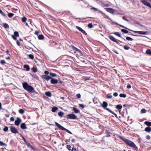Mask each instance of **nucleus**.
<instances>
[{"mask_svg":"<svg viewBox=\"0 0 151 151\" xmlns=\"http://www.w3.org/2000/svg\"><path fill=\"white\" fill-rule=\"evenodd\" d=\"M116 136L118 138L124 141L127 145L132 147L134 150L136 151L138 150V147L132 141L129 139L123 138L119 135H117Z\"/></svg>","mask_w":151,"mask_h":151,"instance_id":"nucleus-1","label":"nucleus"},{"mask_svg":"<svg viewBox=\"0 0 151 151\" xmlns=\"http://www.w3.org/2000/svg\"><path fill=\"white\" fill-rule=\"evenodd\" d=\"M23 88L26 90L30 93H35L36 91L34 90V88L32 86L29 85L27 83L24 82L22 83Z\"/></svg>","mask_w":151,"mask_h":151,"instance_id":"nucleus-2","label":"nucleus"},{"mask_svg":"<svg viewBox=\"0 0 151 151\" xmlns=\"http://www.w3.org/2000/svg\"><path fill=\"white\" fill-rule=\"evenodd\" d=\"M102 106L106 109L107 111L111 113L112 114L116 116V114H115L114 112L113 111H112L111 110H110L108 108H106L107 106H108V103H107L105 101H104L103 102V104H102Z\"/></svg>","mask_w":151,"mask_h":151,"instance_id":"nucleus-3","label":"nucleus"},{"mask_svg":"<svg viewBox=\"0 0 151 151\" xmlns=\"http://www.w3.org/2000/svg\"><path fill=\"white\" fill-rule=\"evenodd\" d=\"M55 124L56 126L58 127L59 129H61L63 130H64L66 131L67 132H68V133H69L70 134H72V132H70V131H69L68 130L65 129V128L63 127V126H62L60 124H59L57 122H55Z\"/></svg>","mask_w":151,"mask_h":151,"instance_id":"nucleus-4","label":"nucleus"},{"mask_svg":"<svg viewBox=\"0 0 151 151\" xmlns=\"http://www.w3.org/2000/svg\"><path fill=\"white\" fill-rule=\"evenodd\" d=\"M70 47L74 51V52L75 53L77 52L78 53V54L79 55H82V52L80 50L78 49L73 45L70 46Z\"/></svg>","mask_w":151,"mask_h":151,"instance_id":"nucleus-5","label":"nucleus"},{"mask_svg":"<svg viewBox=\"0 0 151 151\" xmlns=\"http://www.w3.org/2000/svg\"><path fill=\"white\" fill-rule=\"evenodd\" d=\"M67 119H75L77 118V116L73 114H70L66 115Z\"/></svg>","mask_w":151,"mask_h":151,"instance_id":"nucleus-6","label":"nucleus"},{"mask_svg":"<svg viewBox=\"0 0 151 151\" xmlns=\"http://www.w3.org/2000/svg\"><path fill=\"white\" fill-rule=\"evenodd\" d=\"M66 147L69 151H78L74 147V146L73 145H67L66 146Z\"/></svg>","mask_w":151,"mask_h":151,"instance_id":"nucleus-7","label":"nucleus"},{"mask_svg":"<svg viewBox=\"0 0 151 151\" xmlns=\"http://www.w3.org/2000/svg\"><path fill=\"white\" fill-rule=\"evenodd\" d=\"M147 1H151V0H141V1L145 5L151 8V5L147 2Z\"/></svg>","mask_w":151,"mask_h":151,"instance_id":"nucleus-8","label":"nucleus"},{"mask_svg":"<svg viewBox=\"0 0 151 151\" xmlns=\"http://www.w3.org/2000/svg\"><path fill=\"white\" fill-rule=\"evenodd\" d=\"M41 77L43 79L46 80L47 81H48L51 78V77L50 76L46 75H42L41 76Z\"/></svg>","mask_w":151,"mask_h":151,"instance_id":"nucleus-9","label":"nucleus"},{"mask_svg":"<svg viewBox=\"0 0 151 151\" xmlns=\"http://www.w3.org/2000/svg\"><path fill=\"white\" fill-rule=\"evenodd\" d=\"M10 130L12 133L14 134L18 133L17 129L14 127L11 126L10 127Z\"/></svg>","mask_w":151,"mask_h":151,"instance_id":"nucleus-10","label":"nucleus"},{"mask_svg":"<svg viewBox=\"0 0 151 151\" xmlns=\"http://www.w3.org/2000/svg\"><path fill=\"white\" fill-rule=\"evenodd\" d=\"M22 122V120L19 117L17 118V120L15 121V124L16 126H19L20 122Z\"/></svg>","mask_w":151,"mask_h":151,"instance_id":"nucleus-11","label":"nucleus"},{"mask_svg":"<svg viewBox=\"0 0 151 151\" xmlns=\"http://www.w3.org/2000/svg\"><path fill=\"white\" fill-rule=\"evenodd\" d=\"M76 27L77 29L79 30L82 32L84 35H87V33H86V31L83 29L81 27L77 26H76Z\"/></svg>","mask_w":151,"mask_h":151,"instance_id":"nucleus-12","label":"nucleus"},{"mask_svg":"<svg viewBox=\"0 0 151 151\" xmlns=\"http://www.w3.org/2000/svg\"><path fill=\"white\" fill-rule=\"evenodd\" d=\"M133 32L135 33H137L139 34L142 35H145L147 34V31H132Z\"/></svg>","mask_w":151,"mask_h":151,"instance_id":"nucleus-13","label":"nucleus"},{"mask_svg":"<svg viewBox=\"0 0 151 151\" xmlns=\"http://www.w3.org/2000/svg\"><path fill=\"white\" fill-rule=\"evenodd\" d=\"M109 39L111 40L112 41L115 42L116 44L119 45V43L117 41L116 39L113 36H110L109 37Z\"/></svg>","mask_w":151,"mask_h":151,"instance_id":"nucleus-14","label":"nucleus"},{"mask_svg":"<svg viewBox=\"0 0 151 151\" xmlns=\"http://www.w3.org/2000/svg\"><path fill=\"white\" fill-rule=\"evenodd\" d=\"M51 79L50 82L51 84H57L58 82V81L57 79L52 78H51Z\"/></svg>","mask_w":151,"mask_h":151,"instance_id":"nucleus-15","label":"nucleus"},{"mask_svg":"<svg viewBox=\"0 0 151 151\" xmlns=\"http://www.w3.org/2000/svg\"><path fill=\"white\" fill-rule=\"evenodd\" d=\"M106 9L107 12L111 14L114 13L115 12V10L111 8H106Z\"/></svg>","mask_w":151,"mask_h":151,"instance_id":"nucleus-16","label":"nucleus"},{"mask_svg":"<svg viewBox=\"0 0 151 151\" xmlns=\"http://www.w3.org/2000/svg\"><path fill=\"white\" fill-rule=\"evenodd\" d=\"M122 107V106L121 104H118L116 106V108L118 110L119 112L121 111Z\"/></svg>","mask_w":151,"mask_h":151,"instance_id":"nucleus-17","label":"nucleus"},{"mask_svg":"<svg viewBox=\"0 0 151 151\" xmlns=\"http://www.w3.org/2000/svg\"><path fill=\"white\" fill-rule=\"evenodd\" d=\"M20 127L21 129H27L25 124L24 123H22L20 125Z\"/></svg>","mask_w":151,"mask_h":151,"instance_id":"nucleus-18","label":"nucleus"},{"mask_svg":"<svg viewBox=\"0 0 151 151\" xmlns=\"http://www.w3.org/2000/svg\"><path fill=\"white\" fill-rule=\"evenodd\" d=\"M145 131L147 132H151V127H147L145 128Z\"/></svg>","mask_w":151,"mask_h":151,"instance_id":"nucleus-19","label":"nucleus"},{"mask_svg":"<svg viewBox=\"0 0 151 151\" xmlns=\"http://www.w3.org/2000/svg\"><path fill=\"white\" fill-rule=\"evenodd\" d=\"M73 110L75 113H78L80 112L79 110L77 109L76 107H73Z\"/></svg>","mask_w":151,"mask_h":151,"instance_id":"nucleus-20","label":"nucleus"},{"mask_svg":"<svg viewBox=\"0 0 151 151\" xmlns=\"http://www.w3.org/2000/svg\"><path fill=\"white\" fill-rule=\"evenodd\" d=\"M114 34H115V35L123 39L125 41V40L124 38L122 37L121 35L119 33V32H115L114 33Z\"/></svg>","mask_w":151,"mask_h":151,"instance_id":"nucleus-21","label":"nucleus"},{"mask_svg":"<svg viewBox=\"0 0 151 151\" xmlns=\"http://www.w3.org/2000/svg\"><path fill=\"white\" fill-rule=\"evenodd\" d=\"M24 68H26V70L27 71H29L30 69L29 66L28 65H24Z\"/></svg>","mask_w":151,"mask_h":151,"instance_id":"nucleus-22","label":"nucleus"},{"mask_svg":"<svg viewBox=\"0 0 151 151\" xmlns=\"http://www.w3.org/2000/svg\"><path fill=\"white\" fill-rule=\"evenodd\" d=\"M144 124L147 126L148 127H149L151 126V122L145 121L144 122Z\"/></svg>","mask_w":151,"mask_h":151,"instance_id":"nucleus-23","label":"nucleus"},{"mask_svg":"<svg viewBox=\"0 0 151 151\" xmlns=\"http://www.w3.org/2000/svg\"><path fill=\"white\" fill-rule=\"evenodd\" d=\"M146 54L151 55V50L150 49L147 50L146 51Z\"/></svg>","mask_w":151,"mask_h":151,"instance_id":"nucleus-24","label":"nucleus"},{"mask_svg":"<svg viewBox=\"0 0 151 151\" xmlns=\"http://www.w3.org/2000/svg\"><path fill=\"white\" fill-rule=\"evenodd\" d=\"M38 38L40 40H42L44 39V37L42 35H40L38 36Z\"/></svg>","mask_w":151,"mask_h":151,"instance_id":"nucleus-25","label":"nucleus"},{"mask_svg":"<svg viewBox=\"0 0 151 151\" xmlns=\"http://www.w3.org/2000/svg\"><path fill=\"white\" fill-rule=\"evenodd\" d=\"M58 110V108L56 107H54L52 109V111L53 112H55L56 111Z\"/></svg>","mask_w":151,"mask_h":151,"instance_id":"nucleus-26","label":"nucleus"},{"mask_svg":"<svg viewBox=\"0 0 151 151\" xmlns=\"http://www.w3.org/2000/svg\"><path fill=\"white\" fill-rule=\"evenodd\" d=\"M27 56H28L29 58V59H31L32 60H33L34 58V56L32 54L28 55Z\"/></svg>","mask_w":151,"mask_h":151,"instance_id":"nucleus-27","label":"nucleus"},{"mask_svg":"<svg viewBox=\"0 0 151 151\" xmlns=\"http://www.w3.org/2000/svg\"><path fill=\"white\" fill-rule=\"evenodd\" d=\"M27 18L24 17H22V21L23 22H25L27 21Z\"/></svg>","mask_w":151,"mask_h":151,"instance_id":"nucleus-28","label":"nucleus"},{"mask_svg":"<svg viewBox=\"0 0 151 151\" xmlns=\"http://www.w3.org/2000/svg\"><path fill=\"white\" fill-rule=\"evenodd\" d=\"M45 94L47 96L50 97L51 96V93L50 92L48 91L46 92Z\"/></svg>","mask_w":151,"mask_h":151,"instance_id":"nucleus-29","label":"nucleus"},{"mask_svg":"<svg viewBox=\"0 0 151 151\" xmlns=\"http://www.w3.org/2000/svg\"><path fill=\"white\" fill-rule=\"evenodd\" d=\"M8 15L9 17L12 18L14 15V14L11 13H8Z\"/></svg>","mask_w":151,"mask_h":151,"instance_id":"nucleus-30","label":"nucleus"},{"mask_svg":"<svg viewBox=\"0 0 151 151\" xmlns=\"http://www.w3.org/2000/svg\"><path fill=\"white\" fill-rule=\"evenodd\" d=\"M19 112L20 114H22L24 113V110L23 109H19Z\"/></svg>","mask_w":151,"mask_h":151,"instance_id":"nucleus-31","label":"nucleus"},{"mask_svg":"<svg viewBox=\"0 0 151 151\" xmlns=\"http://www.w3.org/2000/svg\"><path fill=\"white\" fill-rule=\"evenodd\" d=\"M119 96L121 98H125L126 97V95L123 93H121L119 94Z\"/></svg>","mask_w":151,"mask_h":151,"instance_id":"nucleus-32","label":"nucleus"},{"mask_svg":"<svg viewBox=\"0 0 151 151\" xmlns=\"http://www.w3.org/2000/svg\"><path fill=\"white\" fill-rule=\"evenodd\" d=\"M64 113L63 112H60L58 113V115L61 117H63L64 115Z\"/></svg>","mask_w":151,"mask_h":151,"instance_id":"nucleus-33","label":"nucleus"},{"mask_svg":"<svg viewBox=\"0 0 151 151\" xmlns=\"http://www.w3.org/2000/svg\"><path fill=\"white\" fill-rule=\"evenodd\" d=\"M14 36H16V37H19V35L18 32L17 31H15L14 32Z\"/></svg>","mask_w":151,"mask_h":151,"instance_id":"nucleus-34","label":"nucleus"},{"mask_svg":"<svg viewBox=\"0 0 151 151\" xmlns=\"http://www.w3.org/2000/svg\"><path fill=\"white\" fill-rule=\"evenodd\" d=\"M3 130L4 132H7L8 130V127L5 126Z\"/></svg>","mask_w":151,"mask_h":151,"instance_id":"nucleus-35","label":"nucleus"},{"mask_svg":"<svg viewBox=\"0 0 151 151\" xmlns=\"http://www.w3.org/2000/svg\"><path fill=\"white\" fill-rule=\"evenodd\" d=\"M3 27L5 28H9V26L7 23H4L3 24Z\"/></svg>","mask_w":151,"mask_h":151,"instance_id":"nucleus-36","label":"nucleus"},{"mask_svg":"<svg viewBox=\"0 0 151 151\" xmlns=\"http://www.w3.org/2000/svg\"><path fill=\"white\" fill-rule=\"evenodd\" d=\"M121 31L125 33H128V31L127 30L124 29H121Z\"/></svg>","mask_w":151,"mask_h":151,"instance_id":"nucleus-37","label":"nucleus"},{"mask_svg":"<svg viewBox=\"0 0 151 151\" xmlns=\"http://www.w3.org/2000/svg\"><path fill=\"white\" fill-rule=\"evenodd\" d=\"M32 71L33 72L35 73L37 71V69L36 67H33L32 69Z\"/></svg>","mask_w":151,"mask_h":151,"instance_id":"nucleus-38","label":"nucleus"},{"mask_svg":"<svg viewBox=\"0 0 151 151\" xmlns=\"http://www.w3.org/2000/svg\"><path fill=\"white\" fill-rule=\"evenodd\" d=\"M126 39L128 41H132L133 40V39L129 37H126Z\"/></svg>","mask_w":151,"mask_h":151,"instance_id":"nucleus-39","label":"nucleus"},{"mask_svg":"<svg viewBox=\"0 0 151 151\" xmlns=\"http://www.w3.org/2000/svg\"><path fill=\"white\" fill-rule=\"evenodd\" d=\"M146 112V110L145 109H142L141 111V113L142 114L145 113Z\"/></svg>","mask_w":151,"mask_h":151,"instance_id":"nucleus-40","label":"nucleus"},{"mask_svg":"<svg viewBox=\"0 0 151 151\" xmlns=\"http://www.w3.org/2000/svg\"><path fill=\"white\" fill-rule=\"evenodd\" d=\"M50 76H51L52 77H55L57 76V75L55 73H50Z\"/></svg>","mask_w":151,"mask_h":151,"instance_id":"nucleus-41","label":"nucleus"},{"mask_svg":"<svg viewBox=\"0 0 151 151\" xmlns=\"http://www.w3.org/2000/svg\"><path fill=\"white\" fill-rule=\"evenodd\" d=\"M123 47L124 49L126 50H128L130 48L129 47L127 46L126 45L124 46Z\"/></svg>","mask_w":151,"mask_h":151,"instance_id":"nucleus-42","label":"nucleus"},{"mask_svg":"<svg viewBox=\"0 0 151 151\" xmlns=\"http://www.w3.org/2000/svg\"><path fill=\"white\" fill-rule=\"evenodd\" d=\"M0 13L3 16L6 17V15L0 9Z\"/></svg>","mask_w":151,"mask_h":151,"instance_id":"nucleus-43","label":"nucleus"},{"mask_svg":"<svg viewBox=\"0 0 151 151\" xmlns=\"http://www.w3.org/2000/svg\"><path fill=\"white\" fill-rule=\"evenodd\" d=\"M88 27L91 28L93 27V25L92 23H89L88 24Z\"/></svg>","mask_w":151,"mask_h":151,"instance_id":"nucleus-44","label":"nucleus"},{"mask_svg":"<svg viewBox=\"0 0 151 151\" xmlns=\"http://www.w3.org/2000/svg\"><path fill=\"white\" fill-rule=\"evenodd\" d=\"M0 145L1 146H6V144L4 143L2 141H0Z\"/></svg>","mask_w":151,"mask_h":151,"instance_id":"nucleus-45","label":"nucleus"},{"mask_svg":"<svg viewBox=\"0 0 151 151\" xmlns=\"http://www.w3.org/2000/svg\"><path fill=\"white\" fill-rule=\"evenodd\" d=\"M0 63L2 65H4L6 63V62L4 60H1V61Z\"/></svg>","mask_w":151,"mask_h":151,"instance_id":"nucleus-46","label":"nucleus"},{"mask_svg":"<svg viewBox=\"0 0 151 151\" xmlns=\"http://www.w3.org/2000/svg\"><path fill=\"white\" fill-rule=\"evenodd\" d=\"M76 96L79 99L81 97V95L80 93H78L76 95Z\"/></svg>","mask_w":151,"mask_h":151,"instance_id":"nucleus-47","label":"nucleus"},{"mask_svg":"<svg viewBox=\"0 0 151 151\" xmlns=\"http://www.w3.org/2000/svg\"><path fill=\"white\" fill-rule=\"evenodd\" d=\"M12 37L13 39L14 40H16L17 39V37L16 36H14V35H12Z\"/></svg>","mask_w":151,"mask_h":151,"instance_id":"nucleus-48","label":"nucleus"},{"mask_svg":"<svg viewBox=\"0 0 151 151\" xmlns=\"http://www.w3.org/2000/svg\"><path fill=\"white\" fill-rule=\"evenodd\" d=\"M112 95H110V94L109 95V94H108V95H107V97L108 98L111 99L112 98Z\"/></svg>","mask_w":151,"mask_h":151,"instance_id":"nucleus-49","label":"nucleus"},{"mask_svg":"<svg viewBox=\"0 0 151 151\" xmlns=\"http://www.w3.org/2000/svg\"><path fill=\"white\" fill-rule=\"evenodd\" d=\"M79 106L83 109L84 108V107H85L84 105L82 104H80Z\"/></svg>","mask_w":151,"mask_h":151,"instance_id":"nucleus-50","label":"nucleus"},{"mask_svg":"<svg viewBox=\"0 0 151 151\" xmlns=\"http://www.w3.org/2000/svg\"><path fill=\"white\" fill-rule=\"evenodd\" d=\"M91 9H92L93 10H94V11H98V10L96 8H95L94 7H92L91 8Z\"/></svg>","mask_w":151,"mask_h":151,"instance_id":"nucleus-51","label":"nucleus"},{"mask_svg":"<svg viewBox=\"0 0 151 151\" xmlns=\"http://www.w3.org/2000/svg\"><path fill=\"white\" fill-rule=\"evenodd\" d=\"M22 137L23 139L24 140V141L25 142V143L26 144H28L26 139L24 138L22 136Z\"/></svg>","mask_w":151,"mask_h":151,"instance_id":"nucleus-52","label":"nucleus"},{"mask_svg":"<svg viewBox=\"0 0 151 151\" xmlns=\"http://www.w3.org/2000/svg\"><path fill=\"white\" fill-rule=\"evenodd\" d=\"M17 45L18 46H20V42L18 40L17 41Z\"/></svg>","mask_w":151,"mask_h":151,"instance_id":"nucleus-53","label":"nucleus"},{"mask_svg":"<svg viewBox=\"0 0 151 151\" xmlns=\"http://www.w3.org/2000/svg\"><path fill=\"white\" fill-rule=\"evenodd\" d=\"M127 88L129 89L131 88V86L130 84H129L127 86Z\"/></svg>","mask_w":151,"mask_h":151,"instance_id":"nucleus-54","label":"nucleus"},{"mask_svg":"<svg viewBox=\"0 0 151 151\" xmlns=\"http://www.w3.org/2000/svg\"><path fill=\"white\" fill-rule=\"evenodd\" d=\"M10 120H11V121H12V122L14 121V118L13 117H11L10 118Z\"/></svg>","mask_w":151,"mask_h":151,"instance_id":"nucleus-55","label":"nucleus"},{"mask_svg":"<svg viewBox=\"0 0 151 151\" xmlns=\"http://www.w3.org/2000/svg\"><path fill=\"white\" fill-rule=\"evenodd\" d=\"M146 138L147 139H149L150 138V137L149 135H147L146 137Z\"/></svg>","mask_w":151,"mask_h":151,"instance_id":"nucleus-56","label":"nucleus"},{"mask_svg":"<svg viewBox=\"0 0 151 151\" xmlns=\"http://www.w3.org/2000/svg\"><path fill=\"white\" fill-rule=\"evenodd\" d=\"M44 73L46 75H48L49 73V72L47 71H45L44 72Z\"/></svg>","mask_w":151,"mask_h":151,"instance_id":"nucleus-57","label":"nucleus"},{"mask_svg":"<svg viewBox=\"0 0 151 151\" xmlns=\"http://www.w3.org/2000/svg\"><path fill=\"white\" fill-rule=\"evenodd\" d=\"M113 95L114 96H118V93L116 92H115L113 93Z\"/></svg>","mask_w":151,"mask_h":151,"instance_id":"nucleus-58","label":"nucleus"},{"mask_svg":"<svg viewBox=\"0 0 151 151\" xmlns=\"http://www.w3.org/2000/svg\"><path fill=\"white\" fill-rule=\"evenodd\" d=\"M84 80L85 81H87V80H89V79L88 78L86 77H85L84 78Z\"/></svg>","mask_w":151,"mask_h":151,"instance_id":"nucleus-59","label":"nucleus"},{"mask_svg":"<svg viewBox=\"0 0 151 151\" xmlns=\"http://www.w3.org/2000/svg\"><path fill=\"white\" fill-rule=\"evenodd\" d=\"M6 54L7 55H9V50H6Z\"/></svg>","mask_w":151,"mask_h":151,"instance_id":"nucleus-60","label":"nucleus"},{"mask_svg":"<svg viewBox=\"0 0 151 151\" xmlns=\"http://www.w3.org/2000/svg\"><path fill=\"white\" fill-rule=\"evenodd\" d=\"M39 32L38 31H36L35 32V34L38 35V34H39Z\"/></svg>","mask_w":151,"mask_h":151,"instance_id":"nucleus-61","label":"nucleus"},{"mask_svg":"<svg viewBox=\"0 0 151 151\" xmlns=\"http://www.w3.org/2000/svg\"><path fill=\"white\" fill-rule=\"evenodd\" d=\"M24 23L25 25L26 26H27L28 27H29V25H28V24H27V23L26 22H24Z\"/></svg>","mask_w":151,"mask_h":151,"instance_id":"nucleus-62","label":"nucleus"},{"mask_svg":"<svg viewBox=\"0 0 151 151\" xmlns=\"http://www.w3.org/2000/svg\"><path fill=\"white\" fill-rule=\"evenodd\" d=\"M2 109V105L1 103L0 102V110H1Z\"/></svg>","mask_w":151,"mask_h":151,"instance_id":"nucleus-63","label":"nucleus"},{"mask_svg":"<svg viewBox=\"0 0 151 151\" xmlns=\"http://www.w3.org/2000/svg\"><path fill=\"white\" fill-rule=\"evenodd\" d=\"M6 59L7 60H10V57H8L6 58Z\"/></svg>","mask_w":151,"mask_h":151,"instance_id":"nucleus-64","label":"nucleus"}]
</instances>
